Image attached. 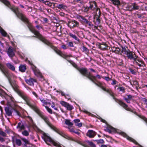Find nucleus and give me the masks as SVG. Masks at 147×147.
Returning a JSON list of instances; mask_svg holds the SVG:
<instances>
[{
    "mask_svg": "<svg viewBox=\"0 0 147 147\" xmlns=\"http://www.w3.org/2000/svg\"><path fill=\"white\" fill-rule=\"evenodd\" d=\"M0 70L8 79L11 86L14 90L26 102V104L34 111L38 108L35 104L31 103V99L25 92L19 89V87L15 82L10 80L11 76L9 70L2 63H0Z\"/></svg>",
    "mask_w": 147,
    "mask_h": 147,
    "instance_id": "nucleus-1",
    "label": "nucleus"
},
{
    "mask_svg": "<svg viewBox=\"0 0 147 147\" xmlns=\"http://www.w3.org/2000/svg\"><path fill=\"white\" fill-rule=\"evenodd\" d=\"M20 19L27 24V27L36 36H34V37L37 38L44 43L48 40L41 34L38 31L34 28L32 24L29 22L28 19L26 18L25 15L24 14Z\"/></svg>",
    "mask_w": 147,
    "mask_h": 147,
    "instance_id": "nucleus-2",
    "label": "nucleus"
},
{
    "mask_svg": "<svg viewBox=\"0 0 147 147\" xmlns=\"http://www.w3.org/2000/svg\"><path fill=\"white\" fill-rule=\"evenodd\" d=\"M0 1L13 12L17 17L19 19L21 18L22 16L24 15L22 13L20 12L18 7H15L14 6L11 5L10 3L7 0H0Z\"/></svg>",
    "mask_w": 147,
    "mask_h": 147,
    "instance_id": "nucleus-3",
    "label": "nucleus"
},
{
    "mask_svg": "<svg viewBox=\"0 0 147 147\" xmlns=\"http://www.w3.org/2000/svg\"><path fill=\"white\" fill-rule=\"evenodd\" d=\"M103 90L104 91L108 93L113 98L115 101L117 102L120 105L127 111H130L131 110V109L128 108V105L123 102L121 100H119L115 98L114 96V93L112 92L111 90L109 89H106V88H102Z\"/></svg>",
    "mask_w": 147,
    "mask_h": 147,
    "instance_id": "nucleus-4",
    "label": "nucleus"
},
{
    "mask_svg": "<svg viewBox=\"0 0 147 147\" xmlns=\"http://www.w3.org/2000/svg\"><path fill=\"white\" fill-rule=\"evenodd\" d=\"M52 129L55 131L57 128L50 122L48 117L44 115L43 113L38 108L34 111Z\"/></svg>",
    "mask_w": 147,
    "mask_h": 147,
    "instance_id": "nucleus-5",
    "label": "nucleus"
},
{
    "mask_svg": "<svg viewBox=\"0 0 147 147\" xmlns=\"http://www.w3.org/2000/svg\"><path fill=\"white\" fill-rule=\"evenodd\" d=\"M45 44L50 47L52 49L54 50L57 53L63 58L67 60H68L67 59V58L68 57H71V56L70 55H67L64 54L61 51L57 49L56 47L53 45L52 43L50 42L48 40H47Z\"/></svg>",
    "mask_w": 147,
    "mask_h": 147,
    "instance_id": "nucleus-6",
    "label": "nucleus"
},
{
    "mask_svg": "<svg viewBox=\"0 0 147 147\" xmlns=\"http://www.w3.org/2000/svg\"><path fill=\"white\" fill-rule=\"evenodd\" d=\"M4 94V96L7 101V105L8 107L11 108L13 109H15L17 105L14 98L6 93H5Z\"/></svg>",
    "mask_w": 147,
    "mask_h": 147,
    "instance_id": "nucleus-7",
    "label": "nucleus"
},
{
    "mask_svg": "<svg viewBox=\"0 0 147 147\" xmlns=\"http://www.w3.org/2000/svg\"><path fill=\"white\" fill-rule=\"evenodd\" d=\"M20 138L21 137L19 135L14 133L13 136L11 137V141L13 144H15L18 146L23 145V143Z\"/></svg>",
    "mask_w": 147,
    "mask_h": 147,
    "instance_id": "nucleus-8",
    "label": "nucleus"
},
{
    "mask_svg": "<svg viewBox=\"0 0 147 147\" xmlns=\"http://www.w3.org/2000/svg\"><path fill=\"white\" fill-rule=\"evenodd\" d=\"M101 16V12L100 9L97 8L96 9V13L94 16L93 22L94 23L95 25L97 26L98 28L100 23V18Z\"/></svg>",
    "mask_w": 147,
    "mask_h": 147,
    "instance_id": "nucleus-9",
    "label": "nucleus"
},
{
    "mask_svg": "<svg viewBox=\"0 0 147 147\" xmlns=\"http://www.w3.org/2000/svg\"><path fill=\"white\" fill-rule=\"evenodd\" d=\"M78 70L81 74L84 76L86 77L90 80L92 78V76H93L91 75L90 72H88L87 69L86 68H79L78 69Z\"/></svg>",
    "mask_w": 147,
    "mask_h": 147,
    "instance_id": "nucleus-10",
    "label": "nucleus"
},
{
    "mask_svg": "<svg viewBox=\"0 0 147 147\" xmlns=\"http://www.w3.org/2000/svg\"><path fill=\"white\" fill-rule=\"evenodd\" d=\"M58 134L61 136L64 137V138L69 140H71L73 141H75V140L71 137H70L68 135L64 134V132L60 130L59 129H58L57 128H56L55 131Z\"/></svg>",
    "mask_w": 147,
    "mask_h": 147,
    "instance_id": "nucleus-11",
    "label": "nucleus"
},
{
    "mask_svg": "<svg viewBox=\"0 0 147 147\" xmlns=\"http://www.w3.org/2000/svg\"><path fill=\"white\" fill-rule=\"evenodd\" d=\"M67 26L71 29L75 27L79 26V23L77 21L72 20L68 22Z\"/></svg>",
    "mask_w": 147,
    "mask_h": 147,
    "instance_id": "nucleus-12",
    "label": "nucleus"
},
{
    "mask_svg": "<svg viewBox=\"0 0 147 147\" xmlns=\"http://www.w3.org/2000/svg\"><path fill=\"white\" fill-rule=\"evenodd\" d=\"M128 10L130 11H132L134 10H136L140 9V6L136 3H133L130 5L128 6Z\"/></svg>",
    "mask_w": 147,
    "mask_h": 147,
    "instance_id": "nucleus-13",
    "label": "nucleus"
},
{
    "mask_svg": "<svg viewBox=\"0 0 147 147\" xmlns=\"http://www.w3.org/2000/svg\"><path fill=\"white\" fill-rule=\"evenodd\" d=\"M133 63L134 64L138 65L140 67L145 66L144 62L138 56L133 61Z\"/></svg>",
    "mask_w": 147,
    "mask_h": 147,
    "instance_id": "nucleus-14",
    "label": "nucleus"
},
{
    "mask_svg": "<svg viewBox=\"0 0 147 147\" xmlns=\"http://www.w3.org/2000/svg\"><path fill=\"white\" fill-rule=\"evenodd\" d=\"M126 55L128 59L133 60V61L138 56L134 52L131 51L130 50L128 53H127Z\"/></svg>",
    "mask_w": 147,
    "mask_h": 147,
    "instance_id": "nucleus-15",
    "label": "nucleus"
},
{
    "mask_svg": "<svg viewBox=\"0 0 147 147\" xmlns=\"http://www.w3.org/2000/svg\"><path fill=\"white\" fill-rule=\"evenodd\" d=\"M60 103L62 106L65 107L67 110L71 111L74 108L72 105L65 101H61Z\"/></svg>",
    "mask_w": 147,
    "mask_h": 147,
    "instance_id": "nucleus-16",
    "label": "nucleus"
},
{
    "mask_svg": "<svg viewBox=\"0 0 147 147\" xmlns=\"http://www.w3.org/2000/svg\"><path fill=\"white\" fill-rule=\"evenodd\" d=\"M90 80L92 81L97 86L100 87L102 89V88H105L102 86V84L99 81H98L96 78V76H92V78Z\"/></svg>",
    "mask_w": 147,
    "mask_h": 147,
    "instance_id": "nucleus-17",
    "label": "nucleus"
},
{
    "mask_svg": "<svg viewBox=\"0 0 147 147\" xmlns=\"http://www.w3.org/2000/svg\"><path fill=\"white\" fill-rule=\"evenodd\" d=\"M42 138L47 144L50 145V144L48 142H51L53 141V140L50 137L48 136L46 133H44L43 134Z\"/></svg>",
    "mask_w": 147,
    "mask_h": 147,
    "instance_id": "nucleus-18",
    "label": "nucleus"
},
{
    "mask_svg": "<svg viewBox=\"0 0 147 147\" xmlns=\"http://www.w3.org/2000/svg\"><path fill=\"white\" fill-rule=\"evenodd\" d=\"M13 109H13V108L9 107H5V111L6 115L8 116H12Z\"/></svg>",
    "mask_w": 147,
    "mask_h": 147,
    "instance_id": "nucleus-19",
    "label": "nucleus"
},
{
    "mask_svg": "<svg viewBox=\"0 0 147 147\" xmlns=\"http://www.w3.org/2000/svg\"><path fill=\"white\" fill-rule=\"evenodd\" d=\"M77 18L80 19V21L83 24H84L85 26L87 24L89 21L88 20L86 19L84 17L79 15L78 16Z\"/></svg>",
    "mask_w": 147,
    "mask_h": 147,
    "instance_id": "nucleus-20",
    "label": "nucleus"
},
{
    "mask_svg": "<svg viewBox=\"0 0 147 147\" xmlns=\"http://www.w3.org/2000/svg\"><path fill=\"white\" fill-rule=\"evenodd\" d=\"M32 70L33 71L35 74L38 77L42 78H43V76L42 74L40 72L39 70H37L36 69V67L34 66L32 67Z\"/></svg>",
    "mask_w": 147,
    "mask_h": 147,
    "instance_id": "nucleus-21",
    "label": "nucleus"
},
{
    "mask_svg": "<svg viewBox=\"0 0 147 147\" xmlns=\"http://www.w3.org/2000/svg\"><path fill=\"white\" fill-rule=\"evenodd\" d=\"M96 134V133L93 130H89L86 134V136L89 138H93Z\"/></svg>",
    "mask_w": 147,
    "mask_h": 147,
    "instance_id": "nucleus-22",
    "label": "nucleus"
},
{
    "mask_svg": "<svg viewBox=\"0 0 147 147\" xmlns=\"http://www.w3.org/2000/svg\"><path fill=\"white\" fill-rule=\"evenodd\" d=\"M106 131L110 133H111L112 132H115L116 131V130L111 126L109 125H107V129Z\"/></svg>",
    "mask_w": 147,
    "mask_h": 147,
    "instance_id": "nucleus-23",
    "label": "nucleus"
},
{
    "mask_svg": "<svg viewBox=\"0 0 147 147\" xmlns=\"http://www.w3.org/2000/svg\"><path fill=\"white\" fill-rule=\"evenodd\" d=\"M90 5L89 7L90 9L92 10H94V9L96 10L97 7L96 3L95 1H90L89 2Z\"/></svg>",
    "mask_w": 147,
    "mask_h": 147,
    "instance_id": "nucleus-24",
    "label": "nucleus"
},
{
    "mask_svg": "<svg viewBox=\"0 0 147 147\" xmlns=\"http://www.w3.org/2000/svg\"><path fill=\"white\" fill-rule=\"evenodd\" d=\"M25 81L27 84L30 86H34V83L36 82V79L31 78L28 80L26 79Z\"/></svg>",
    "mask_w": 147,
    "mask_h": 147,
    "instance_id": "nucleus-25",
    "label": "nucleus"
},
{
    "mask_svg": "<svg viewBox=\"0 0 147 147\" xmlns=\"http://www.w3.org/2000/svg\"><path fill=\"white\" fill-rule=\"evenodd\" d=\"M7 53L9 57H12L15 55V54L13 52V49L11 47L8 48Z\"/></svg>",
    "mask_w": 147,
    "mask_h": 147,
    "instance_id": "nucleus-26",
    "label": "nucleus"
},
{
    "mask_svg": "<svg viewBox=\"0 0 147 147\" xmlns=\"http://www.w3.org/2000/svg\"><path fill=\"white\" fill-rule=\"evenodd\" d=\"M20 139L22 140V141L23 142V144L24 146H26L27 145L30 144L29 141L26 138L21 137V138H20Z\"/></svg>",
    "mask_w": 147,
    "mask_h": 147,
    "instance_id": "nucleus-27",
    "label": "nucleus"
},
{
    "mask_svg": "<svg viewBox=\"0 0 147 147\" xmlns=\"http://www.w3.org/2000/svg\"><path fill=\"white\" fill-rule=\"evenodd\" d=\"M68 34L70 36L71 38L74 39L75 40L77 41L79 43L80 42V40L75 34H74L71 32L69 33Z\"/></svg>",
    "mask_w": 147,
    "mask_h": 147,
    "instance_id": "nucleus-28",
    "label": "nucleus"
},
{
    "mask_svg": "<svg viewBox=\"0 0 147 147\" xmlns=\"http://www.w3.org/2000/svg\"><path fill=\"white\" fill-rule=\"evenodd\" d=\"M112 50L113 52L117 54H121V50L119 47H113L112 48Z\"/></svg>",
    "mask_w": 147,
    "mask_h": 147,
    "instance_id": "nucleus-29",
    "label": "nucleus"
},
{
    "mask_svg": "<svg viewBox=\"0 0 147 147\" xmlns=\"http://www.w3.org/2000/svg\"><path fill=\"white\" fill-rule=\"evenodd\" d=\"M74 121L76 126L79 127H81L82 126V123H80V120L79 119H76L74 120Z\"/></svg>",
    "mask_w": 147,
    "mask_h": 147,
    "instance_id": "nucleus-30",
    "label": "nucleus"
},
{
    "mask_svg": "<svg viewBox=\"0 0 147 147\" xmlns=\"http://www.w3.org/2000/svg\"><path fill=\"white\" fill-rule=\"evenodd\" d=\"M107 47V45L105 43H99L98 45V47L102 50H105Z\"/></svg>",
    "mask_w": 147,
    "mask_h": 147,
    "instance_id": "nucleus-31",
    "label": "nucleus"
},
{
    "mask_svg": "<svg viewBox=\"0 0 147 147\" xmlns=\"http://www.w3.org/2000/svg\"><path fill=\"white\" fill-rule=\"evenodd\" d=\"M88 27L90 29H92L93 31H95L96 30H99L97 27V26L94 25L92 22L88 26Z\"/></svg>",
    "mask_w": 147,
    "mask_h": 147,
    "instance_id": "nucleus-32",
    "label": "nucleus"
},
{
    "mask_svg": "<svg viewBox=\"0 0 147 147\" xmlns=\"http://www.w3.org/2000/svg\"><path fill=\"white\" fill-rule=\"evenodd\" d=\"M6 65L7 68L13 71H14L15 70V67L12 64L10 63H6Z\"/></svg>",
    "mask_w": 147,
    "mask_h": 147,
    "instance_id": "nucleus-33",
    "label": "nucleus"
},
{
    "mask_svg": "<svg viewBox=\"0 0 147 147\" xmlns=\"http://www.w3.org/2000/svg\"><path fill=\"white\" fill-rule=\"evenodd\" d=\"M17 128H20L21 130H24L25 129L24 125L23 124L22 122H20L18 123Z\"/></svg>",
    "mask_w": 147,
    "mask_h": 147,
    "instance_id": "nucleus-34",
    "label": "nucleus"
},
{
    "mask_svg": "<svg viewBox=\"0 0 147 147\" xmlns=\"http://www.w3.org/2000/svg\"><path fill=\"white\" fill-rule=\"evenodd\" d=\"M112 3L115 5L118 6L121 5V3L119 0H110Z\"/></svg>",
    "mask_w": 147,
    "mask_h": 147,
    "instance_id": "nucleus-35",
    "label": "nucleus"
},
{
    "mask_svg": "<svg viewBox=\"0 0 147 147\" xmlns=\"http://www.w3.org/2000/svg\"><path fill=\"white\" fill-rule=\"evenodd\" d=\"M130 83L133 86H135L137 89H138V83L137 81L136 80L133 81L132 82H131Z\"/></svg>",
    "mask_w": 147,
    "mask_h": 147,
    "instance_id": "nucleus-36",
    "label": "nucleus"
},
{
    "mask_svg": "<svg viewBox=\"0 0 147 147\" xmlns=\"http://www.w3.org/2000/svg\"><path fill=\"white\" fill-rule=\"evenodd\" d=\"M19 69L21 72H24L26 69V67L25 65H20L19 67Z\"/></svg>",
    "mask_w": 147,
    "mask_h": 147,
    "instance_id": "nucleus-37",
    "label": "nucleus"
},
{
    "mask_svg": "<svg viewBox=\"0 0 147 147\" xmlns=\"http://www.w3.org/2000/svg\"><path fill=\"white\" fill-rule=\"evenodd\" d=\"M56 7L61 9H65L67 8V7L66 5L63 4H59L57 5L56 6Z\"/></svg>",
    "mask_w": 147,
    "mask_h": 147,
    "instance_id": "nucleus-38",
    "label": "nucleus"
},
{
    "mask_svg": "<svg viewBox=\"0 0 147 147\" xmlns=\"http://www.w3.org/2000/svg\"><path fill=\"white\" fill-rule=\"evenodd\" d=\"M129 50L127 48H126L125 47H122V49L121 52V53H122L126 55L127 54V53H128Z\"/></svg>",
    "mask_w": 147,
    "mask_h": 147,
    "instance_id": "nucleus-39",
    "label": "nucleus"
},
{
    "mask_svg": "<svg viewBox=\"0 0 147 147\" xmlns=\"http://www.w3.org/2000/svg\"><path fill=\"white\" fill-rule=\"evenodd\" d=\"M67 61H68L69 63L71 64L75 68H76L77 70L78 68H79L77 65L75 63L74 61L71 60H67Z\"/></svg>",
    "mask_w": 147,
    "mask_h": 147,
    "instance_id": "nucleus-40",
    "label": "nucleus"
},
{
    "mask_svg": "<svg viewBox=\"0 0 147 147\" xmlns=\"http://www.w3.org/2000/svg\"><path fill=\"white\" fill-rule=\"evenodd\" d=\"M65 123L67 125L71 127L73 126V124L70 121L69 119H66L65 121Z\"/></svg>",
    "mask_w": 147,
    "mask_h": 147,
    "instance_id": "nucleus-41",
    "label": "nucleus"
},
{
    "mask_svg": "<svg viewBox=\"0 0 147 147\" xmlns=\"http://www.w3.org/2000/svg\"><path fill=\"white\" fill-rule=\"evenodd\" d=\"M29 131H28L26 130L22 132V134L24 136H28L29 135V132L30 131V130L29 129Z\"/></svg>",
    "mask_w": 147,
    "mask_h": 147,
    "instance_id": "nucleus-42",
    "label": "nucleus"
},
{
    "mask_svg": "<svg viewBox=\"0 0 147 147\" xmlns=\"http://www.w3.org/2000/svg\"><path fill=\"white\" fill-rule=\"evenodd\" d=\"M134 16L136 18H141L142 15L140 14L138 12H136L134 13Z\"/></svg>",
    "mask_w": 147,
    "mask_h": 147,
    "instance_id": "nucleus-43",
    "label": "nucleus"
},
{
    "mask_svg": "<svg viewBox=\"0 0 147 147\" xmlns=\"http://www.w3.org/2000/svg\"><path fill=\"white\" fill-rule=\"evenodd\" d=\"M82 51L84 52L86 54H87L89 52V50L85 46H83L82 48Z\"/></svg>",
    "mask_w": 147,
    "mask_h": 147,
    "instance_id": "nucleus-44",
    "label": "nucleus"
},
{
    "mask_svg": "<svg viewBox=\"0 0 147 147\" xmlns=\"http://www.w3.org/2000/svg\"><path fill=\"white\" fill-rule=\"evenodd\" d=\"M138 116L140 118L143 119L147 123V118H146L144 116L140 115H138Z\"/></svg>",
    "mask_w": 147,
    "mask_h": 147,
    "instance_id": "nucleus-45",
    "label": "nucleus"
},
{
    "mask_svg": "<svg viewBox=\"0 0 147 147\" xmlns=\"http://www.w3.org/2000/svg\"><path fill=\"white\" fill-rule=\"evenodd\" d=\"M0 135L2 136L3 137H5L7 136L6 134L2 131L1 129H0Z\"/></svg>",
    "mask_w": 147,
    "mask_h": 147,
    "instance_id": "nucleus-46",
    "label": "nucleus"
},
{
    "mask_svg": "<svg viewBox=\"0 0 147 147\" xmlns=\"http://www.w3.org/2000/svg\"><path fill=\"white\" fill-rule=\"evenodd\" d=\"M96 141L97 144H103L104 143V141L102 139H100L99 140H94Z\"/></svg>",
    "mask_w": 147,
    "mask_h": 147,
    "instance_id": "nucleus-47",
    "label": "nucleus"
},
{
    "mask_svg": "<svg viewBox=\"0 0 147 147\" xmlns=\"http://www.w3.org/2000/svg\"><path fill=\"white\" fill-rule=\"evenodd\" d=\"M45 107L47 110V111L50 114L52 113V109L49 108L47 106H45Z\"/></svg>",
    "mask_w": 147,
    "mask_h": 147,
    "instance_id": "nucleus-48",
    "label": "nucleus"
},
{
    "mask_svg": "<svg viewBox=\"0 0 147 147\" xmlns=\"http://www.w3.org/2000/svg\"><path fill=\"white\" fill-rule=\"evenodd\" d=\"M43 3L45 4L46 5H47L49 6H51V3L50 2H49V1H44V0L43 1Z\"/></svg>",
    "mask_w": 147,
    "mask_h": 147,
    "instance_id": "nucleus-49",
    "label": "nucleus"
},
{
    "mask_svg": "<svg viewBox=\"0 0 147 147\" xmlns=\"http://www.w3.org/2000/svg\"><path fill=\"white\" fill-rule=\"evenodd\" d=\"M102 78L105 79L107 81H109L110 80H112L111 78H109V77H102Z\"/></svg>",
    "mask_w": 147,
    "mask_h": 147,
    "instance_id": "nucleus-50",
    "label": "nucleus"
},
{
    "mask_svg": "<svg viewBox=\"0 0 147 147\" xmlns=\"http://www.w3.org/2000/svg\"><path fill=\"white\" fill-rule=\"evenodd\" d=\"M88 143L89 145H90L91 147H96V145L93 143L92 142H90L88 141Z\"/></svg>",
    "mask_w": 147,
    "mask_h": 147,
    "instance_id": "nucleus-51",
    "label": "nucleus"
},
{
    "mask_svg": "<svg viewBox=\"0 0 147 147\" xmlns=\"http://www.w3.org/2000/svg\"><path fill=\"white\" fill-rule=\"evenodd\" d=\"M127 96V99H128L129 100H131L134 97V96H133L131 94H129L126 95Z\"/></svg>",
    "mask_w": 147,
    "mask_h": 147,
    "instance_id": "nucleus-52",
    "label": "nucleus"
},
{
    "mask_svg": "<svg viewBox=\"0 0 147 147\" xmlns=\"http://www.w3.org/2000/svg\"><path fill=\"white\" fill-rule=\"evenodd\" d=\"M83 8H84V12H87L88 11L89 9H90V8L88 7H84Z\"/></svg>",
    "mask_w": 147,
    "mask_h": 147,
    "instance_id": "nucleus-53",
    "label": "nucleus"
},
{
    "mask_svg": "<svg viewBox=\"0 0 147 147\" xmlns=\"http://www.w3.org/2000/svg\"><path fill=\"white\" fill-rule=\"evenodd\" d=\"M118 89H119L120 91H122L124 93L125 92V88L123 87H119L118 88Z\"/></svg>",
    "mask_w": 147,
    "mask_h": 147,
    "instance_id": "nucleus-54",
    "label": "nucleus"
},
{
    "mask_svg": "<svg viewBox=\"0 0 147 147\" xmlns=\"http://www.w3.org/2000/svg\"><path fill=\"white\" fill-rule=\"evenodd\" d=\"M79 130H80L78 129H76V130L75 129L73 132L75 133L78 135H79L80 134V133L79 131Z\"/></svg>",
    "mask_w": 147,
    "mask_h": 147,
    "instance_id": "nucleus-55",
    "label": "nucleus"
},
{
    "mask_svg": "<svg viewBox=\"0 0 147 147\" xmlns=\"http://www.w3.org/2000/svg\"><path fill=\"white\" fill-rule=\"evenodd\" d=\"M68 46L70 47H73L74 45L73 42L72 41L69 42L68 43Z\"/></svg>",
    "mask_w": 147,
    "mask_h": 147,
    "instance_id": "nucleus-56",
    "label": "nucleus"
},
{
    "mask_svg": "<svg viewBox=\"0 0 147 147\" xmlns=\"http://www.w3.org/2000/svg\"><path fill=\"white\" fill-rule=\"evenodd\" d=\"M40 101L43 103V106H44L45 105H47V102L45 100H43L41 99H40Z\"/></svg>",
    "mask_w": 147,
    "mask_h": 147,
    "instance_id": "nucleus-57",
    "label": "nucleus"
},
{
    "mask_svg": "<svg viewBox=\"0 0 147 147\" xmlns=\"http://www.w3.org/2000/svg\"><path fill=\"white\" fill-rule=\"evenodd\" d=\"M51 142L52 143L54 146H57L59 145L58 143L55 142L53 140V141Z\"/></svg>",
    "mask_w": 147,
    "mask_h": 147,
    "instance_id": "nucleus-58",
    "label": "nucleus"
},
{
    "mask_svg": "<svg viewBox=\"0 0 147 147\" xmlns=\"http://www.w3.org/2000/svg\"><path fill=\"white\" fill-rule=\"evenodd\" d=\"M68 128L69 129V131L71 132H73L75 129L73 127H68Z\"/></svg>",
    "mask_w": 147,
    "mask_h": 147,
    "instance_id": "nucleus-59",
    "label": "nucleus"
},
{
    "mask_svg": "<svg viewBox=\"0 0 147 147\" xmlns=\"http://www.w3.org/2000/svg\"><path fill=\"white\" fill-rule=\"evenodd\" d=\"M13 110H14L16 112L17 115L19 116H20L21 115V114L18 111L16 110L15 109H13Z\"/></svg>",
    "mask_w": 147,
    "mask_h": 147,
    "instance_id": "nucleus-60",
    "label": "nucleus"
},
{
    "mask_svg": "<svg viewBox=\"0 0 147 147\" xmlns=\"http://www.w3.org/2000/svg\"><path fill=\"white\" fill-rule=\"evenodd\" d=\"M1 33L4 36H6L7 34L6 32L3 30L2 31H1Z\"/></svg>",
    "mask_w": 147,
    "mask_h": 147,
    "instance_id": "nucleus-61",
    "label": "nucleus"
},
{
    "mask_svg": "<svg viewBox=\"0 0 147 147\" xmlns=\"http://www.w3.org/2000/svg\"><path fill=\"white\" fill-rule=\"evenodd\" d=\"M99 119L100 120V121L102 122L103 123H105L106 124H107V122L105 120L103 119H102L101 117H100V118H99Z\"/></svg>",
    "mask_w": 147,
    "mask_h": 147,
    "instance_id": "nucleus-62",
    "label": "nucleus"
},
{
    "mask_svg": "<svg viewBox=\"0 0 147 147\" xmlns=\"http://www.w3.org/2000/svg\"><path fill=\"white\" fill-rule=\"evenodd\" d=\"M0 141L2 142H4L5 141V139L4 138L0 136Z\"/></svg>",
    "mask_w": 147,
    "mask_h": 147,
    "instance_id": "nucleus-63",
    "label": "nucleus"
},
{
    "mask_svg": "<svg viewBox=\"0 0 147 147\" xmlns=\"http://www.w3.org/2000/svg\"><path fill=\"white\" fill-rule=\"evenodd\" d=\"M129 70L132 74H135L136 72L134 70H133L131 68H130Z\"/></svg>",
    "mask_w": 147,
    "mask_h": 147,
    "instance_id": "nucleus-64",
    "label": "nucleus"
}]
</instances>
